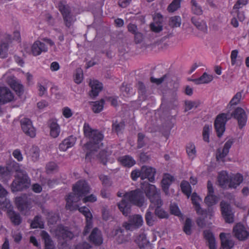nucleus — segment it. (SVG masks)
<instances>
[{"instance_id": "nucleus-5", "label": "nucleus", "mask_w": 249, "mask_h": 249, "mask_svg": "<svg viewBox=\"0 0 249 249\" xmlns=\"http://www.w3.org/2000/svg\"><path fill=\"white\" fill-rule=\"evenodd\" d=\"M51 231L55 234L56 237H57L59 243H61L63 245L64 242L62 241V240L67 241L72 239L79 233L80 230L78 228H76L72 231H69L66 229V228L61 225L58 226L54 231L51 230Z\"/></svg>"}, {"instance_id": "nucleus-36", "label": "nucleus", "mask_w": 249, "mask_h": 249, "mask_svg": "<svg viewBox=\"0 0 249 249\" xmlns=\"http://www.w3.org/2000/svg\"><path fill=\"white\" fill-rule=\"evenodd\" d=\"M118 161L124 166L130 167L136 163L133 158L129 156H124L118 159Z\"/></svg>"}, {"instance_id": "nucleus-16", "label": "nucleus", "mask_w": 249, "mask_h": 249, "mask_svg": "<svg viewBox=\"0 0 249 249\" xmlns=\"http://www.w3.org/2000/svg\"><path fill=\"white\" fill-rule=\"evenodd\" d=\"M233 115L234 117L237 120L240 128H242L246 125L247 121V116L243 109L238 107L234 110Z\"/></svg>"}, {"instance_id": "nucleus-28", "label": "nucleus", "mask_w": 249, "mask_h": 249, "mask_svg": "<svg viewBox=\"0 0 249 249\" xmlns=\"http://www.w3.org/2000/svg\"><path fill=\"white\" fill-rule=\"evenodd\" d=\"M248 3V0H238L233 6L232 14L237 15L238 18L240 21H243L244 19V16L243 14H239L238 10L240 8H243Z\"/></svg>"}, {"instance_id": "nucleus-13", "label": "nucleus", "mask_w": 249, "mask_h": 249, "mask_svg": "<svg viewBox=\"0 0 249 249\" xmlns=\"http://www.w3.org/2000/svg\"><path fill=\"white\" fill-rule=\"evenodd\" d=\"M135 242L140 249H152V246L147 238L146 234L142 232L135 239Z\"/></svg>"}, {"instance_id": "nucleus-8", "label": "nucleus", "mask_w": 249, "mask_h": 249, "mask_svg": "<svg viewBox=\"0 0 249 249\" xmlns=\"http://www.w3.org/2000/svg\"><path fill=\"white\" fill-rule=\"evenodd\" d=\"M228 115L222 113L219 115L215 121L214 126L218 137H220L225 130V124Z\"/></svg>"}, {"instance_id": "nucleus-2", "label": "nucleus", "mask_w": 249, "mask_h": 249, "mask_svg": "<svg viewBox=\"0 0 249 249\" xmlns=\"http://www.w3.org/2000/svg\"><path fill=\"white\" fill-rule=\"evenodd\" d=\"M117 196L123 197V198L117 204L119 210L125 216L130 213L131 205L142 207L146 204V200L143 192L139 189L126 192L120 191L117 193Z\"/></svg>"}, {"instance_id": "nucleus-49", "label": "nucleus", "mask_w": 249, "mask_h": 249, "mask_svg": "<svg viewBox=\"0 0 249 249\" xmlns=\"http://www.w3.org/2000/svg\"><path fill=\"white\" fill-rule=\"evenodd\" d=\"M115 236H116V240L119 244L123 243L126 241L127 239L126 238L124 237L123 234H122V230L120 229H118L115 231Z\"/></svg>"}, {"instance_id": "nucleus-3", "label": "nucleus", "mask_w": 249, "mask_h": 249, "mask_svg": "<svg viewBox=\"0 0 249 249\" xmlns=\"http://www.w3.org/2000/svg\"><path fill=\"white\" fill-rule=\"evenodd\" d=\"M85 137L88 139V142L85 145V149L89 150L87 152L86 159L89 160L90 157L97 156L96 153L102 146L103 134L96 129H94L88 123H85L83 126Z\"/></svg>"}, {"instance_id": "nucleus-43", "label": "nucleus", "mask_w": 249, "mask_h": 249, "mask_svg": "<svg viewBox=\"0 0 249 249\" xmlns=\"http://www.w3.org/2000/svg\"><path fill=\"white\" fill-rule=\"evenodd\" d=\"M201 104V102L199 100H196L194 101H187L185 103V111H188L193 108H196Z\"/></svg>"}, {"instance_id": "nucleus-7", "label": "nucleus", "mask_w": 249, "mask_h": 249, "mask_svg": "<svg viewBox=\"0 0 249 249\" xmlns=\"http://www.w3.org/2000/svg\"><path fill=\"white\" fill-rule=\"evenodd\" d=\"M143 223L142 217L139 214L130 216L128 222H125L124 226L127 230L133 231L141 227Z\"/></svg>"}, {"instance_id": "nucleus-18", "label": "nucleus", "mask_w": 249, "mask_h": 249, "mask_svg": "<svg viewBox=\"0 0 249 249\" xmlns=\"http://www.w3.org/2000/svg\"><path fill=\"white\" fill-rule=\"evenodd\" d=\"M48 50L46 45L40 41L36 40L31 46V53L34 56L40 55L42 52H46Z\"/></svg>"}, {"instance_id": "nucleus-50", "label": "nucleus", "mask_w": 249, "mask_h": 249, "mask_svg": "<svg viewBox=\"0 0 249 249\" xmlns=\"http://www.w3.org/2000/svg\"><path fill=\"white\" fill-rule=\"evenodd\" d=\"M7 84L14 90L16 91V77L13 74L8 75L6 78Z\"/></svg>"}, {"instance_id": "nucleus-38", "label": "nucleus", "mask_w": 249, "mask_h": 249, "mask_svg": "<svg viewBox=\"0 0 249 249\" xmlns=\"http://www.w3.org/2000/svg\"><path fill=\"white\" fill-rule=\"evenodd\" d=\"M181 189L182 192L187 196L188 198L192 192V189L189 183L186 181H182L180 184Z\"/></svg>"}, {"instance_id": "nucleus-47", "label": "nucleus", "mask_w": 249, "mask_h": 249, "mask_svg": "<svg viewBox=\"0 0 249 249\" xmlns=\"http://www.w3.org/2000/svg\"><path fill=\"white\" fill-rule=\"evenodd\" d=\"M151 209H153V208H150V206L145 214V220L147 224L149 226L153 225L155 222L153 214L150 211Z\"/></svg>"}, {"instance_id": "nucleus-42", "label": "nucleus", "mask_w": 249, "mask_h": 249, "mask_svg": "<svg viewBox=\"0 0 249 249\" xmlns=\"http://www.w3.org/2000/svg\"><path fill=\"white\" fill-rule=\"evenodd\" d=\"M212 130V125H205L203 129V139L206 142H209V136Z\"/></svg>"}, {"instance_id": "nucleus-64", "label": "nucleus", "mask_w": 249, "mask_h": 249, "mask_svg": "<svg viewBox=\"0 0 249 249\" xmlns=\"http://www.w3.org/2000/svg\"><path fill=\"white\" fill-rule=\"evenodd\" d=\"M90 247L89 244L83 242L82 244H78L73 249H89Z\"/></svg>"}, {"instance_id": "nucleus-57", "label": "nucleus", "mask_w": 249, "mask_h": 249, "mask_svg": "<svg viewBox=\"0 0 249 249\" xmlns=\"http://www.w3.org/2000/svg\"><path fill=\"white\" fill-rule=\"evenodd\" d=\"M47 218L50 224H53L59 220V217L58 214L53 213H49Z\"/></svg>"}, {"instance_id": "nucleus-9", "label": "nucleus", "mask_w": 249, "mask_h": 249, "mask_svg": "<svg viewBox=\"0 0 249 249\" xmlns=\"http://www.w3.org/2000/svg\"><path fill=\"white\" fill-rule=\"evenodd\" d=\"M20 124L23 131L31 138L36 135V129L33 125L32 122L27 118H23L20 120Z\"/></svg>"}, {"instance_id": "nucleus-54", "label": "nucleus", "mask_w": 249, "mask_h": 249, "mask_svg": "<svg viewBox=\"0 0 249 249\" xmlns=\"http://www.w3.org/2000/svg\"><path fill=\"white\" fill-rule=\"evenodd\" d=\"M109 154L105 150L100 151L99 155H98V158H99L102 162L104 164H106L107 161L108 156Z\"/></svg>"}, {"instance_id": "nucleus-24", "label": "nucleus", "mask_w": 249, "mask_h": 249, "mask_svg": "<svg viewBox=\"0 0 249 249\" xmlns=\"http://www.w3.org/2000/svg\"><path fill=\"white\" fill-rule=\"evenodd\" d=\"M89 241L96 245H100L103 242L101 231L97 228H94L89 236Z\"/></svg>"}, {"instance_id": "nucleus-58", "label": "nucleus", "mask_w": 249, "mask_h": 249, "mask_svg": "<svg viewBox=\"0 0 249 249\" xmlns=\"http://www.w3.org/2000/svg\"><path fill=\"white\" fill-rule=\"evenodd\" d=\"M83 80V73L81 69L76 71V74L74 75V81L77 84L81 83Z\"/></svg>"}, {"instance_id": "nucleus-19", "label": "nucleus", "mask_w": 249, "mask_h": 249, "mask_svg": "<svg viewBox=\"0 0 249 249\" xmlns=\"http://www.w3.org/2000/svg\"><path fill=\"white\" fill-rule=\"evenodd\" d=\"M233 231L235 237L240 240H245L249 235L246 228L240 223L234 227Z\"/></svg>"}, {"instance_id": "nucleus-14", "label": "nucleus", "mask_w": 249, "mask_h": 249, "mask_svg": "<svg viewBox=\"0 0 249 249\" xmlns=\"http://www.w3.org/2000/svg\"><path fill=\"white\" fill-rule=\"evenodd\" d=\"M233 143V140L232 139L228 140L224 144L223 148H219L217 150L216 157L218 161H224V159L228 154L229 150Z\"/></svg>"}, {"instance_id": "nucleus-40", "label": "nucleus", "mask_w": 249, "mask_h": 249, "mask_svg": "<svg viewBox=\"0 0 249 249\" xmlns=\"http://www.w3.org/2000/svg\"><path fill=\"white\" fill-rule=\"evenodd\" d=\"M186 152L190 159H194L196 153L195 144L192 143H188L186 146Z\"/></svg>"}, {"instance_id": "nucleus-62", "label": "nucleus", "mask_w": 249, "mask_h": 249, "mask_svg": "<svg viewBox=\"0 0 249 249\" xmlns=\"http://www.w3.org/2000/svg\"><path fill=\"white\" fill-rule=\"evenodd\" d=\"M48 106L49 103L45 100H41L37 103V107L40 111L44 110Z\"/></svg>"}, {"instance_id": "nucleus-1", "label": "nucleus", "mask_w": 249, "mask_h": 249, "mask_svg": "<svg viewBox=\"0 0 249 249\" xmlns=\"http://www.w3.org/2000/svg\"><path fill=\"white\" fill-rule=\"evenodd\" d=\"M73 193L67 197L66 208L71 211L78 210L86 218V225L83 231V236L89 232L92 227V215L89 208L86 207H80L79 202L82 200L83 203L94 202L97 200L94 195L86 196L89 193L90 187L85 180H80L73 186Z\"/></svg>"}, {"instance_id": "nucleus-41", "label": "nucleus", "mask_w": 249, "mask_h": 249, "mask_svg": "<svg viewBox=\"0 0 249 249\" xmlns=\"http://www.w3.org/2000/svg\"><path fill=\"white\" fill-rule=\"evenodd\" d=\"M104 102L103 100L100 101L91 102L90 105L92 106V109L94 112L98 113L101 111L103 108Z\"/></svg>"}, {"instance_id": "nucleus-31", "label": "nucleus", "mask_w": 249, "mask_h": 249, "mask_svg": "<svg viewBox=\"0 0 249 249\" xmlns=\"http://www.w3.org/2000/svg\"><path fill=\"white\" fill-rule=\"evenodd\" d=\"M213 79L212 74L204 72L199 78L194 79L192 81L196 84H208L212 81Z\"/></svg>"}, {"instance_id": "nucleus-39", "label": "nucleus", "mask_w": 249, "mask_h": 249, "mask_svg": "<svg viewBox=\"0 0 249 249\" xmlns=\"http://www.w3.org/2000/svg\"><path fill=\"white\" fill-rule=\"evenodd\" d=\"M17 101L20 99V101L22 102L25 99V96L24 94V89L23 86L17 81Z\"/></svg>"}, {"instance_id": "nucleus-20", "label": "nucleus", "mask_w": 249, "mask_h": 249, "mask_svg": "<svg viewBox=\"0 0 249 249\" xmlns=\"http://www.w3.org/2000/svg\"><path fill=\"white\" fill-rule=\"evenodd\" d=\"M155 169L147 166L142 168V179L148 178L149 181L153 182L155 180Z\"/></svg>"}, {"instance_id": "nucleus-48", "label": "nucleus", "mask_w": 249, "mask_h": 249, "mask_svg": "<svg viewBox=\"0 0 249 249\" xmlns=\"http://www.w3.org/2000/svg\"><path fill=\"white\" fill-rule=\"evenodd\" d=\"M30 154L33 160H37L39 157V148L36 146H33L30 150Z\"/></svg>"}, {"instance_id": "nucleus-60", "label": "nucleus", "mask_w": 249, "mask_h": 249, "mask_svg": "<svg viewBox=\"0 0 249 249\" xmlns=\"http://www.w3.org/2000/svg\"><path fill=\"white\" fill-rule=\"evenodd\" d=\"M124 127V123L123 122H120V123L115 122L113 123V130L117 133L119 132Z\"/></svg>"}, {"instance_id": "nucleus-59", "label": "nucleus", "mask_w": 249, "mask_h": 249, "mask_svg": "<svg viewBox=\"0 0 249 249\" xmlns=\"http://www.w3.org/2000/svg\"><path fill=\"white\" fill-rule=\"evenodd\" d=\"M242 97V93L241 92H237L232 98L230 102L231 105H236L240 101Z\"/></svg>"}, {"instance_id": "nucleus-23", "label": "nucleus", "mask_w": 249, "mask_h": 249, "mask_svg": "<svg viewBox=\"0 0 249 249\" xmlns=\"http://www.w3.org/2000/svg\"><path fill=\"white\" fill-rule=\"evenodd\" d=\"M231 176L229 175L226 171H222L219 173L218 176V182L219 185L223 188L229 187V183Z\"/></svg>"}, {"instance_id": "nucleus-56", "label": "nucleus", "mask_w": 249, "mask_h": 249, "mask_svg": "<svg viewBox=\"0 0 249 249\" xmlns=\"http://www.w3.org/2000/svg\"><path fill=\"white\" fill-rule=\"evenodd\" d=\"M191 224H192V221L190 219L187 218L186 219L184 226L183 230L187 234H190L191 233Z\"/></svg>"}, {"instance_id": "nucleus-12", "label": "nucleus", "mask_w": 249, "mask_h": 249, "mask_svg": "<svg viewBox=\"0 0 249 249\" xmlns=\"http://www.w3.org/2000/svg\"><path fill=\"white\" fill-rule=\"evenodd\" d=\"M14 98L11 91L6 87L0 86V105H3L12 101Z\"/></svg>"}, {"instance_id": "nucleus-53", "label": "nucleus", "mask_w": 249, "mask_h": 249, "mask_svg": "<svg viewBox=\"0 0 249 249\" xmlns=\"http://www.w3.org/2000/svg\"><path fill=\"white\" fill-rule=\"evenodd\" d=\"M61 111L63 117L66 119L71 118L73 114L72 110L68 107L62 108Z\"/></svg>"}, {"instance_id": "nucleus-6", "label": "nucleus", "mask_w": 249, "mask_h": 249, "mask_svg": "<svg viewBox=\"0 0 249 249\" xmlns=\"http://www.w3.org/2000/svg\"><path fill=\"white\" fill-rule=\"evenodd\" d=\"M17 191L22 190L29 186L30 181L23 167L17 164Z\"/></svg>"}, {"instance_id": "nucleus-63", "label": "nucleus", "mask_w": 249, "mask_h": 249, "mask_svg": "<svg viewBox=\"0 0 249 249\" xmlns=\"http://www.w3.org/2000/svg\"><path fill=\"white\" fill-rule=\"evenodd\" d=\"M139 177H141L142 178V169L141 171L135 170L132 172L131 178L133 180H136Z\"/></svg>"}, {"instance_id": "nucleus-10", "label": "nucleus", "mask_w": 249, "mask_h": 249, "mask_svg": "<svg viewBox=\"0 0 249 249\" xmlns=\"http://www.w3.org/2000/svg\"><path fill=\"white\" fill-rule=\"evenodd\" d=\"M59 8L63 15L66 25L70 27L75 20V18L71 14L69 6L60 3Z\"/></svg>"}, {"instance_id": "nucleus-61", "label": "nucleus", "mask_w": 249, "mask_h": 249, "mask_svg": "<svg viewBox=\"0 0 249 249\" xmlns=\"http://www.w3.org/2000/svg\"><path fill=\"white\" fill-rule=\"evenodd\" d=\"M0 205L2 207L8 209H10L11 207L9 200L5 198V197L1 198V199L0 200Z\"/></svg>"}, {"instance_id": "nucleus-4", "label": "nucleus", "mask_w": 249, "mask_h": 249, "mask_svg": "<svg viewBox=\"0 0 249 249\" xmlns=\"http://www.w3.org/2000/svg\"><path fill=\"white\" fill-rule=\"evenodd\" d=\"M142 188L151 202L150 208L155 209V213L160 218H166L168 213L161 208L162 201L160 196V191L154 185L144 182L142 183Z\"/></svg>"}, {"instance_id": "nucleus-44", "label": "nucleus", "mask_w": 249, "mask_h": 249, "mask_svg": "<svg viewBox=\"0 0 249 249\" xmlns=\"http://www.w3.org/2000/svg\"><path fill=\"white\" fill-rule=\"evenodd\" d=\"M192 11L196 15H201L202 14L201 7L198 4L196 0H191Z\"/></svg>"}, {"instance_id": "nucleus-30", "label": "nucleus", "mask_w": 249, "mask_h": 249, "mask_svg": "<svg viewBox=\"0 0 249 249\" xmlns=\"http://www.w3.org/2000/svg\"><path fill=\"white\" fill-rule=\"evenodd\" d=\"M243 177L240 174H236L231 176L229 183V188H236L243 181Z\"/></svg>"}, {"instance_id": "nucleus-37", "label": "nucleus", "mask_w": 249, "mask_h": 249, "mask_svg": "<svg viewBox=\"0 0 249 249\" xmlns=\"http://www.w3.org/2000/svg\"><path fill=\"white\" fill-rule=\"evenodd\" d=\"M181 24V19L179 16H175L170 18L169 25L172 28L180 27Z\"/></svg>"}, {"instance_id": "nucleus-32", "label": "nucleus", "mask_w": 249, "mask_h": 249, "mask_svg": "<svg viewBox=\"0 0 249 249\" xmlns=\"http://www.w3.org/2000/svg\"><path fill=\"white\" fill-rule=\"evenodd\" d=\"M50 134L53 138H57L60 133V127L55 121H53L50 124Z\"/></svg>"}, {"instance_id": "nucleus-45", "label": "nucleus", "mask_w": 249, "mask_h": 249, "mask_svg": "<svg viewBox=\"0 0 249 249\" xmlns=\"http://www.w3.org/2000/svg\"><path fill=\"white\" fill-rule=\"evenodd\" d=\"M31 227L34 229L38 228L43 229L44 228V223L41 220V217L38 216H36L31 224Z\"/></svg>"}, {"instance_id": "nucleus-55", "label": "nucleus", "mask_w": 249, "mask_h": 249, "mask_svg": "<svg viewBox=\"0 0 249 249\" xmlns=\"http://www.w3.org/2000/svg\"><path fill=\"white\" fill-rule=\"evenodd\" d=\"M170 211L171 213L178 216H181L182 214L177 204L174 203L171 204L170 205Z\"/></svg>"}, {"instance_id": "nucleus-15", "label": "nucleus", "mask_w": 249, "mask_h": 249, "mask_svg": "<svg viewBox=\"0 0 249 249\" xmlns=\"http://www.w3.org/2000/svg\"><path fill=\"white\" fill-rule=\"evenodd\" d=\"M222 214L226 222L232 223L233 222V215L230 205L222 201L220 203Z\"/></svg>"}, {"instance_id": "nucleus-34", "label": "nucleus", "mask_w": 249, "mask_h": 249, "mask_svg": "<svg viewBox=\"0 0 249 249\" xmlns=\"http://www.w3.org/2000/svg\"><path fill=\"white\" fill-rule=\"evenodd\" d=\"M204 236L208 242L210 249H216L215 238L211 231L209 230L205 231Z\"/></svg>"}, {"instance_id": "nucleus-22", "label": "nucleus", "mask_w": 249, "mask_h": 249, "mask_svg": "<svg viewBox=\"0 0 249 249\" xmlns=\"http://www.w3.org/2000/svg\"><path fill=\"white\" fill-rule=\"evenodd\" d=\"M174 180V177L169 174H164L161 180V187L167 195H169V188Z\"/></svg>"}, {"instance_id": "nucleus-11", "label": "nucleus", "mask_w": 249, "mask_h": 249, "mask_svg": "<svg viewBox=\"0 0 249 249\" xmlns=\"http://www.w3.org/2000/svg\"><path fill=\"white\" fill-rule=\"evenodd\" d=\"M208 195L205 198V202L209 207L216 204L219 201V197L213 195V184L210 181L207 184Z\"/></svg>"}, {"instance_id": "nucleus-27", "label": "nucleus", "mask_w": 249, "mask_h": 249, "mask_svg": "<svg viewBox=\"0 0 249 249\" xmlns=\"http://www.w3.org/2000/svg\"><path fill=\"white\" fill-rule=\"evenodd\" d=\"M89 85L91 89L90 93L91 96H97L103 89L102 84L96 80H91Z\"/></svg>"}, {"instance_id": "nucleus-17", "label": "nucleus", "mask_w": 249, "mask_h": 249, "mask_svg": "<svg viewBox=\"0 0 249 249\" xmlns=\"http://www.w3.org/2000/svg\"><path fill=\"white\" fill-rule=\"evenodd\" d=\"M153 22L150 25L152 31L159 33L162 30L163 17L160 13H155L153 16Z\"/></svg>"}, {"instance_id": "nucleus-33", "label": "nucleus", "mask_w": 249, "mask_h": 249, "mask_svg": "<svg viewBox=\"0 0 249 249\" xmlns=\"http://www.w3.org/2000/svg\"><path fill=\"white\" fill-rule=\"evenodd\" d=\"M11 177V171L7 167L0 166V180L7 182Z\"/></svg>"}, {"instance_id": "nucleus-46", "label": "nucleus", "mask_w": 249, "mask_h": 249, "mask_svg": "<svg viewBox=\"0 0 249 249\" xmlns=\"http://www.w3.org/2000/svg\"><path fill=\"white\" fill-rule=\"evenodd\" d=\"M182 0H173L168 6L167 10L169 12H174L180 7V2Z\"/></svg>"}, {"instance_id": "nucleus-51", "label": "nucleus", "mask_w": 249, "mask_h": 249, "mask_svg": "<svg viewBox=\"0 0 249 249\" xmlns=\"http://www.w3.org/2000/svg\"><path fill=\"white\" fill-rule=\"evenodd\" d=\"M19 200L17 198V208L22 213L24 214H27V211L29 210V207L27 203L24 202L22 204H18V201Z\"/></svg>"}, {"instance_id": "nucleus-52", "label": "nucleus", "mask_w": 249, "mask_h": 249, "mask_svg": "<svg viewBox=\"0 0 249 249\" xmlns=\"http://www.w3.org/2000/svg\"><path fill=\"white\" fill-rule=\"evenodd\" d=\"M8 49L7 43L3 42L0 45V57L4 58L6 57L7 52Z\"/></svg>"}, {"instance_id": "nucleus-25", "label": "nucleus", "mask_w": 249, "mask_h": 249, "mask_svg": "<svg viewBox=\"0 0 249 249\" xmlns=\"http://www.w3.org/2000/svg\"><path fill=\"white\" fill-rule=\"evenodd\" d=\"M76 139L73 136H70L64 139L59 145V149L61 151H66L68 149L72 147L75 144Z\"/></svg>"}, {"instance_id": "nucleus-26", "label": "nucleus", "mask_w": 249, "mask_h": 249, "mask_svg": "<svg viewBox=\"0 0 249 249\" xmlns=\"http://www.w3.org/2000/svg\"><path fill=\"white\" fill-rule=\"evenodd\" d=\"M191 200L197 213L201 215H205L206 212L202 210L200 206L202 199L196 193L192 194Z\"/></svg>"}, {"instance_id": "nucleus-35", "label": "nucleus", "mask_w": 249, "mask_h": 249, "mask_svg": "<svg viewBox=\"0 0 249 249\" xmlns=\"http://www.w3.org/2000/svg\"><path fill=\"white\" fill-rule=\"evenodd\" d=\"M41 236L45 242V249H55L53 243L47 232L41 231Z\"/></svg>"}, {"instance_id": "nucleus-21", "label": "nucleus", "mask_w": 249, "mask_h": 249, "mask_svg": "<svg viewBox=\"0 0 249 249\" xmlns=\"http://www.w3.org/2000/svg\"><path fill=\"white\" fill-rule=\"evenodd\" d=\"M230 238V234L223 232L220 233V239L221 242L222 249H231L233 246V242Z\"/></svg>"}, {"instance_id": "nucleus-29", "label": "nucleus", "mask_w": 249, "mask_h": 249, "mask_svg": "<svg viewBox=\"0 0 249 249\" xmlns=\"http://www.w3.org/2000/svg\"><path fill=\"white\" fill-rule=\"evenodd\" d=\"M192 23L199 31L206 33L208 30V27L206 22L203 20H200L196 17H192L191 18Z\"/></svg>"}]
</instances>
